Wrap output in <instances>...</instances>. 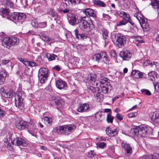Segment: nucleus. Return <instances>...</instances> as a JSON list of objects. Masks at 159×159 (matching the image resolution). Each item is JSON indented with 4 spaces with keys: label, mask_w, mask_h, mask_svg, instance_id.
Segmentation results:
<instances>
[{
    "label": "nucleus",
    "mask_w": 159,
    "mask_h": 159,
    "mask_svg": "<svg viewBox=\"0 0 159 159\" xmlns=\"http://www.w3.org/2000/svg\"><path fill=\"white\" fill-rule=\"evenodd\" d=\"M127 23V21L124 20H122L117 24V26L124 25Z\"/></svg>",
    "instance_id": "49"
},
{
    "label": "nucleus",
    "mask_w": 159,
    "mask_h": 159,
    "mask_svg": "<svg viewBox=\"0 0 159 159\" xmlns=\"http://www.w3.org/2000/svg\"><path fill=\"white\" fill-rule=\"evenodd\" d=\"M148 75L150 80H153L156 77V73L154 71H152L148 73Z\"/></svg>",
    "instance_id": "35"
},
{
    "label": "nucleus",
    "mask_w": 159,
    "mask_h": 159,
    "mask_svg": "<svg viewBox=\"0 0 159 159\" xmlns=\"http://www.w3.org/2000/svg\"><path fill=\"white\" fill-rule=\"evenodd\" d=\"M15 94V93L12 90H10L9 91H5L3 94V96L6 98L11 99Z\"/></svg>",
    "instance_id": "24"
},
{
    "label": "nucleus",
    "mask_w": 159,
    "mask_h": 159,
    "mask_svg": "<svg viewBox=\"0 0 159 159\" xmlns=\"http://www.w3.org/2000/svg\"><path fill=\"white\" fill-rule=\"evenodd\" d=\"M137 115L138 113L137 112H134L129 113L128 114V116L129 118H130L135 117L137 116Z\"/></svg>",
    "instance_id": "46"
},
{
    "label": "nucleus",
    "mask_w": 159,
    "mask_h": 159,
    "mask_svg": "<svg viewBox=\"0 0 159 159\" xmlns=\"http://www.w3.org/2000/svg\"><path fill=\"white\" fill-rule=\"evenodd\" d=\"M135 39L137 41L141 43H143L144 42L143 40L140 36H138L136 37Z\"/></svg>",
    "instance_id": "52"
},
{
    "label": "nucleus",
    "mask_w": 159,
    "mask_h": 159,
    "mask_svg": "<svg viewBox=\"0 0 159 159\" xmlns=\"http://www.w3.org/2000/svg\"><path fill=\"white\" fill-rule=\"evenodd\" d=\"M0 11L1 14L4 16L9 15V11L8 9L2 8L0 9Z\"/></svg>",
    "instance_id": "37"
},
{
    "label": "nucleus",
    "mask_w": 159,
    "mask_h": 159,
    "mask_svg": "<svg viewBox=\"0 0 159 159\" xmlns=\"http://www.w3.org/2000/svg\"><path fill=\"white\" fill-rule=\"evenodd\" d=\"M131 75L133 77L136 79L141 78L143 76L142 73H141L139 70H132L131 73Z\"/></svg>",
    "instance_id": "22"
},
{
    "label": "nucleus",
    "mask_w": 159,
    "mask_h": 159,
    "mask_svg": "<svg viewBox=\"0 0 159 159\" xmlns=\"http://www.w3.org/2000/svg\"><path fill=\"white\" fill-rule=\"evenodd\" d=\"M30 66L31 67H33L36 66V64L34 61H30Z\"/></svg>",
    "instance_id": "59"
},
{
    "label": "nucleus",
    "mask_w": 159,
    "mask_h": 159,
    "mask_svg": "<svg viewBox=\"0 0 159 159\" xmlns=\"http://www.w3.org/2000/svg\"><path fill=\"white\" fill-rule=\"evenodd\" d=\"M149 127L146 125H142L136 128L132 129L130 131V133L133 135L138 136H145L148 134Z\"/></svg>",
    "instance_id": "2"
},
{
    "label": "nucleus",
    "mask_w": 159,
    "mask_h": 159,
    "mask_svg": "<svg viewBox=\"0 0 159 159\" xmlns=\"http://www.w3.org/2000/svg\"><path fill=\"white\" fill-rule=\"evenodd\" d=\"M89 90L94 93V96L100 98L102 97V94L99 93V88L96 86H89L87 87Z\"/></svg>",
    "instance_id": "15"
},
{
    "label": "nucleus",
    "mask_w": 159,
    "mask_h": 159,
    "mask_svg": "<svg viewBox=\"0 0 159 159\" xmlns=\"http://www.w3.org/2000/svg\"><path fill=\"white\" fill-rule=\"evenodd\" d=\"M59 11L60 12H63V13H67L69 12V10L65 8L63 10H62L60 9Z\"/></svg>",
    "instance_id": "57"
},
{
    "label": "nucleus",
    "mask_w": 159,
    "mask_h": 159,
    "mask_svg": "<svg viewBox=\"0 0 159 159\" xmlns=\"http://www.w3.org/2000/svg\"><path fill=\"white\" fill-rule=\"evenodd\" d=\"M76 47L77 49H80L84 47V45L81 44H77Z\"/></svg>",
    "instance_id": "61"
},
{
    "label": "nucleus",
    "mask_w": 159,
    "mask_h": 159,
    "mask_svg": "<svg viewBox=\"0 0 159 159\" xmlns=\"http://www.w3.org/2000/svg\"><path fill=\"white\" fill-rule=\"evenodd\" d=\"M140 159H153L152 154L145 155L141 156Z\"/></svg>",
    "instance_id": "40"
},
{
    "label": "nucleus",
    "mask_w": 159,
    "mask_h": 159,
    "mask_svg": "<svg viewBox=\"0 0 159 159\" xmlns=\"http://www.w3.org/2000/svg\"><path fill=\"white\" fill-rule=\"evenodd\" d=\"M83 13L85 14L86 16H88L90 18V16L95 18L97 17L96 11L90 8H86L83 11Z\"/></svg>",
    "instance_id": "18"
},
{
    "label": "nucleus",
    "mask_w": 159,
    "mask_h": 159,
    "mask_svg": "<svg viewBox=\"0 0 159 159\" xmlns=\"http://www.w3.org/2000/svg\"><path fill=\"white\" fill-rule=\"evenodd\" d=\"M139 23L141 26V25H143L147 23V20L145 19L143 17H142L141 19L139 21Z\"/></svg>",
    "instance_id": "47"
},
{
    "label": "nucleus",
    "mask_w": 159,
    "mask_h": 159,
    "mask_svg": "<svg viewBox=\"0 0 159 159\" xmlns=\"http://www.w3.org/2000/svg\"><path fill=\"white\" fill-rule=\"evenodd\" d=\"M110 55L111 57H113L115 58H116L117 57L115 51L113 50H111L110 51Z\"/></svg>",
    "instance_id": "48"
},
{
    "label": "nucleus",
    "mask_w": 159,
    "mask_h": 159,
    "mask_svg": "<svg viewBox=\"0 0 159 159\" xmlns=\"http://www.w3.org/2000/svg\"><path fill=\"white\" fill-rule=\"evenodd\" d=\"M76 128L74 125H66L56 128V132L62 135H68L73 132Z\"/></svg>",
    "instance_id": "3"
},
{
    "label": "nucleus",
    "mask_w": 159,
    "mask_h": 159,
    "mask_svg": "<svg viewBox=\"0 0 159 159\" xmlns=\"http://www.w3.org/2000/svg\"><path fill=\"white\" fill-rule=\"evenodd\" d=\"M100 80H102V81H101L100 82L101 84V82H107L108 81V79L107 78L104 77V75H100Z\"/></svg>",
    "instance_id": "45"
},
{
    "label": "nucleus",
    "mask_w": 159,
    "mask_h": 159,
    "mask_svg": "<svg viewBox=\"0 0 159 159\" xmlns=\"http://www.w3.org/2000/svg\"><path fill=\"white\" fill-rule=\"evenodd\" d=\"M30 61H26L25 60L23 64L26 66H30Z\"/></svg>",
    "instance_id": "63"
},
{
    "label": "nucleus",
    "mask_w": 159,
    "mask_h": 159,
    "mask_svg": "<svg viewBox=\"0 0 159 159\" xmlns=\"http://www.w3.org/2000/svg\"><path fill=\"white\" fill-rule=\"evenodd\" d=\"M32 127L30 128V129L28 130V131L30 134H31L32 136H35L36 135L37 130L36 129L35 126L34 125H31Z\"/></svg>",
    "instance_id": "33"
},
{
    "label": "nucleus",
    "mask_w": 159,
    "mask_h": 159,
    "mask_svg": "<svg viewBox=\"0 0 159 159\" xmlns=\"http://www.w3.org/2000/svg\"><path fill=\"white\" fill-rule=\"evenodd\" d=\"M150 5H152V7L154 9H159V0H151V3Z\"/></svg>",
    "instance_id": "27"
},
{
    "label": "nucleus",
    "mask_w": 159,
    "mask_h": 159,
    "mask_svg": "<svg viewBox=\"0 0 159 159\" xmlns=\"http://www.w3.org/2000/svg\"><path fill=\"white\" fill-rule=\"evenodd\" d=\"M141 26L144 31H148L149 30V26L148 23L143 25H141Z\"/></svg>",
    "instance_id": "42"
},
{
    "label": "nucleus",
    "mask_w": 159,
    "mask_h": 159,
    "mask_svg": "<svg viewBox=\"0 0 159 159\" xmlns=\"http://www.w3.org/2000/svg\"><path fill=\"white\" fill-rule=\"evenodd\" d=\"M90 82L92 85L96 86V87L98 86V81L96 80V77L95 75H93L90 76Z\"/></svg>",
    "instance_id": "32"
},
{
    "label": "nucleus",
    "mask_w": 159,
    "mask_h": 159,
    "mask_svg": "<svg viewBox=\"0 0 159 159\" xmlns=\"http://www.w3.org/2000/svg\"><path fill=\"white\" fill-rule=\"evenodd\" d=\"M31 24L34 27L38 28V23H37V20L34 18L31 19Z\"/></svg>",
    "instance_id": "38"
},
{
    "label": "nucleus",
    "mask_w": 159,
    "mask_h": 159,
    "mask_svg": "<svg viewBox=\"0 0 159 159\" xmlns=\"http://www.w3.org/2000/svg\"><path fill=\"white\" fill-rule=\"evenodd\" d=\"M115 40L118 43V46L120 47L124 46L126 40V37L119 34H117L114 35Z\"/></svg>",
    "instance_id": "8"
},
{
    "label": "nucleus",
    "mask_w": 159,
    "mask_h": 159,
    "mask_svg": "<svg viewBox=\"0 0 159 159\" xmlns=\"http://www.w3.org/2000/svg\"><path fill=\"white\" fill-rule=\"evenodd\" d=\"M56 87L59 89H65L67 88L66 83L62 80H58L56 82Z\"/></svg>",
    "instance_id": "20"
},
{
    "label": "nucleus",
    "mask_w": 159,
    "mask_h": 159,
    "mask_svg": "<svg viewBox=\"0 0 159 159\" xmlns=\"http://www.w3.org/2000/svg\"><path fill=\"white\" fill-rule=\"evenodd\" d=\"M116 117L120 121L122 120L124 117L120 113H117L116 115Z\"/></svg>",
    "instance_id": "51"
},
{
    "label": "nucleus",
    "mask_w": 159,
    "mask_h": 159,
    "mask_svg": "<svg viewBox=\"0 0 159 159\" xmlns=\"http://www.w3.org/2000/svg\"><path fill=\"white\" fill-rule=\"evenodd\" d=\"M93 4L98 7H105L106 4L102 1L99 0H94L93 1Z\"/></svg>",
    "instance_id": "31"
},
{
    "label": "nucleus",
    "mask_w": 159,
    "mask_h": 159,
    "mask_svg": "<svg viewBox=\"0 0 159 159\" xmlns=\"http://www.w3.org/2000/svg\"><path fill=\"white\" fill-rule=\"evenodd\" d=\"M119 55L120 57L125 60H129L132 57V54L130 52L126 50L120 51Z\"/></svg>",
    "instance_id": "17"
},
{
    "label": "nucleus",
    "mask_w": 159,
    "mask_h": 159,
    "mask_svg": "<svg viewBox=\"0 0 159 159\" xmlns=\"http://www.w3.org/2000/svg\"><path fill=\"white\" fill-rule=\"evenodd\" d=\"M91 108L89 104L84 103L80 104L77 108V111L80 112H87L90 111Z\"/></svg>",
    "instance_id": "9"
},
{
    "label": "nucleus",
    "mask_w": 159,
    "mask_h": 159,
    "mask_svg": "<svg viewBox=\"0 0 159 159\" xmlns=\"http://www.w3.org/2000/svg\"><path fill=\"white\" fill-rule=\"evenodd\" d=\"M41 121L47 126H49L51 125L52 120L51 118L45 117L42 119Z\"/></svg>",
    "instance_id": "29"
},
{
    "label": "nucleus",
    "mask_w": 159,
    "mask_h": 159,
    "mask_svg": "<svg viewBox=\"0 0 159 159\" xmlns=\"http://www.w3.org/2000/svg\"><path fill=\"white\" fill-rule=\"evenodd\" d=\"M19 40L18 38L16 37L5 38L2 41V44L4 47L9 48L11 46H14L17 45L19 43Z\"/></svg>",
    "instance_id": "4"
},
{
    "label": "nucleus",
    "mask_w": 159,
    "mask_h": 159,
    "mask_svg": "<svg viewBox=\"0 0 159 159\" xmlns=\"http://www.w3.org/2000/svg\"><path fill=\"white\" fill-rule=\"evenodd\" d=\"M113 117L109 114H107L106 120L107 122L112 123L113 122Z\"/></svg>",
    "instance_id": "41"
},
{
    "label": "nucleus",
    "mask_w": 159,
    "mask_h": 159,
    "mask_svg": "<svg viewBox=\"0 0 159 159\" xmlns=\"http://www.w3.org/2000/svg\"><path fill=\"white\" fill-rule=\"evenodd\" d=\"M121 146L125 152L126 154L128 155H130L132 152V148L129 144L126 142L123 141L121 143Z\"/></svg>",
    "instance_id": "16"
},
{
    "label": "nucleus",
    "mask_w": 159,
    "mask_h": 159,
    "mask_svg": "<svg viewBox=\"0 0 159 159\" xmlns=\"http://www.w3.org/2000/svg\"><path fill=\"white\" fill-rule=\"evenodd\" d=\"M49 99L52 103H54L55 105L60 107H61L64 105L63 100L59 97H56L53 96H51L50 98H49Z\"/></svg>",
    "instance_id": "11"
},
{
    "label": "nucleus",
    "mask_w": 159,
    "mask_h": 159,
    "mask_svg": "<svg viewBox=\"0 0 159 159\" xmlns=\"http://www.w3.org/2000/svg\"><path fill=\"white\" fill-rule=\"evenodd\" d=\"M11 143L12 144H15V145L19 146L26 147L27 145V143L24 139L21 137H17L13 141L11 140Z\"/></svg>",
    "instance_id": "13"
},
{
    "label": "nucleus",
    "mask_w": 159,
    "mask_h": 159,
    "mask_svg": "<svg viewBox=\"0 0 159 159\" xmlns=\"http://www.w3.org/2000/svg\"><path fill=\"white\" fill-rule=\"evenodd\" d=\"M126 13V12L123 11H120L119 12V13L118 14L120 17L123 18L124 16V15H125Z\"/></svg>",
    "instance_id": "62"
},
{
    "label": "nucleus",
    "mask_w": 159,
    "mask_h": 159,
    "mask_svg": "<svg viewBox=\"0 0 159 159\" xmlns=\"http://www.w3.org/2000/svg\"><path fill=\"white\" fill-rule=\"evenodd\" d=\"M153 157V159H158L159 158V154L156 153L152 154Z\"/></svg>",
    "instance_id": "56"
},
{
    "label": "nucleus",
    "mask_w": 159,
    "mask_h": 159,
    "mask_svg": "<svg viewBox=\"0 0 159 159\" xmlns=\"http://www.w3.org/2000/svg\"><path fill=\"white\" fill-rule=\"evenodd\" d=\"M10 62V60H5L3 59L2 60L1 62L2 64V65H6L7 63H9Z\"/></svg>",
    "instance_id": "53"
},
{
    "label": "nucleus",
    "mask_w": 159,
    "mask_h": 159,
    "mask_svg": "<svg viewBox=\"0 0 159 159\" xmlns=\"http://www.w3.org/2000/svg\"><path fill=\"white\" fill-rule=\"evenodd\" d=\"M103 58H105L107 62V61L108 63H109V62L107 61V55H106V53L105 52L100 53L94 55L92 57V59L93 61H97L98 62Z\"/></svg>",
    "instance_id": "12"
},
{
    "label": "nucleus",
    "mask_w": 159,
    "mask_h": 159,
    "mask_svg": "<svg viewBox=\"0 0 159 159\" xmlns=\"http://www.w3.org/2000/svg\"><path fill=\"white\" fill-rule=\"evenodd\" d=\"M106 132L107 135L109 136H116L118 133V131L117 129L112 130L109 127L107 128Z\"/></svg>",
    "instance_id": "21"
},
{
    "label": "nucleus",
    "mask_w": 159,
    "mask_h": 159,
    "mask_svg": "<svg viewBox=\"0 0 159 159\" xmlns=\"http://www.w3.org/2000/svg\"><path fill=\"white\" fill-rule=\"evenodd\" d=\"M42 39L44 41L47 42L49 41V38L45 35H43L42 36Z\"/></svg>",
    "instance_id": "54"
},
{
    "label": "nucleus",
    "mask_w": 159,
    "mask_h": 159,
    "mask_svg": "<svg viewBox=\"0 0 159 159\" xmlns=\"http://www.w3.org/2000/svg\"><path fill=\"white\" fill-rule=\"evenodd\" d=\"M28 125V122L23 120L17 121L16 123V128L19 130H23L27 128Z\"/></svg>",
    "instance_id": "14"
},
{
    "label": "nucleus",
    "mask_w": 159,
    "mask_h": 159,
    "mask_svg": "<svg viewBox=\"0 0 159 159\" xmlns=\"http://www.w3.org/2000/svg\"><path fill=\"white\" fill-rule=\"evenodd\" d=\"M98 146L101 148H103L106 146V143L104 142L100 143L98 144Z\"/></svg>",
    "instance_id": "50"
},
{
    "label": "nucleus",
    "mask_w": 159,
    "mask_h": 159,
    "mask_svg": "<svg viewBox=\"0 0 159 159\" xmlns=\"http://www.w3.org/2000/svg\"><path fill=\"white\" fill-rule=\"evenodd\" d=\"M90 18L88 16H84L80 17L79 20V28L83 31L92 30L94 28V26L92 24H90Z\"/></svg>",
    "instance_id": "1"
},
{
    "label": "nucleus",
    "mask_w": 159,
    "mask_h": 159,
    "mask_svg": "<svg viewBox=\"0 0 159 159\" xmlns=\"http://www.w3.org/2000/svg\"><path fill=\"white\" fill-rule=\"evenodd\" d=\"M149 116L151 118L152 121H155L156 120L159 119V112L157 111L155 113H152L149 114Z\"/></svg>",
    "instance_id": "30"
},
{
    "label": "nucleus",
    "mask_w": 159,
    "mask_h": 159,
    "mask_svg": "<svg viewBox=\"0 0 159 159\" xmlns=\"http://www.w3.org/2000/svg\"><path fill=\"white\" fill-rule=\"evenodd\" d=\"M67 15L68 17L70 18L69 20V22L70 24L75 25L79 23L80 19H78L77 15L72 13H68Z\"/></svg>",
    "instance_id": "10"
},
{
    "label": "nucleus",
    "mask_w": 159,
    "mask_h": 159,
    "mask_svg": "<svg viewBox=\"0 0 159 159\" xmlns=\"http://www.w3.org/2000/svg\"><path fill=\"white\" fill-rule=\"evenodd\" d=\"M49 14L52 17L57 18L58 17V15L57 13L54 11L52 9H50L49 12Z\"/></svg>",
    "instance_id": "39"
},
{
    "label": "nucleus",
    "mask_w": 159,
    "mask_h": 159,
    "mask_svg": "<svg viewBox=\"0 0 159 159\" xmlns=\"http://www.w3.org/2000/svg\"><path fill=\"white\" fill-rule=\"evenodd\" d=\"M46 56L49 61H51L55 59L57 56L54 54H51L49 53H47L46 55Z\"/></svg>",
    "instance_id": "34"
},
{
    "label": "nucleus",
    "mask_w": 159,
    "mask_h": 159,
    "mask_svg": "<svg viewBox=\"0 0 159 159\" xmlns=\"http://www.w3.org/2000/svg\"><path fill=\"white\" fill-rule=\"evenodd\" d=\"M47 26V23L46 21L38 23V28H43Z\"/></svg>",
    "instance_id": "43"
},
{
    "label": "nucleus",
    "mask_w": 159,
    "mask_h": 159,
    "mask_svg": "<svg viewBox=\"0 0 159 159\" xmlns=\"http://www.w3.org/2000/svg\"><path fill=\"white\" fill-rule=\"evenodd\" d=\"M53 70H56L59 71L60 70V68L59 66H56L54 67H52Z\"/></svg>",
    "instance_id": "58"
},
{
    "label": "nucleus",
    "mask_w": 159,
    "mask_h": 159,
    "mask_svg": "<svg viewBox=\"0 0 159 159\" xmlns=\"http://www.w3.org/2000/svg\"><path fill=\"white\" fill-rule=\"evenodd\" d=\"M141 92L142 93L148 96L150 95L151 94L149 90L146 89H142Z\"/></svg>",
    "instance_id": "44"
},
{
    "label": "nucleus",
    "mask_w": 159,
    "mask_h": 159,
    "mask_svg": "<svg viewBox=\"0 0 159 159\" xmlns=\"http://www.w3.org/2000/svg\"><path fill=\"white\" fill-rule=\"evenodd\" d=\"M101 84L100 86L102 92L104 94L107 93L109 87L111 88V86L108 83L101 82Z\"/></svg>",
    "instance_id": "19"
},
{
    "label": "nucleus",
    "mask_w": 159,
    "mask_h": 159,
    "mask_svg": "<svg viewBox=\"0 0 159 159\" xmlns=\"http://www.w3.org/2000/svg\"><path fill=\"white\" fill-rule=\"evenodd\" d=\"M7 76V73L5 70L0 72V85H2L4 82Z\"/></svg>",
    "instance_id": "23"
},
{
    "label": "nucleus",
    "mask_w": 159,
    "mask_h": 159,
    "mask_svg": "<svg viewBox=\"0 0 159 159\" xmlns=\"http://www.w3.org/2000/svg\"><path fill=\"white\" fill-rule=\"evenodd\" d=\"M150 65L151 66L155 65L156 67L159 65V64L157 62L154 61L153 63H150Z\"/></svg>",
    "instance_id": "64"
},
{
    "label": "nucleus",
    "mask_w": 159,
    "mask_h": 159,
    "mask_svg": "<svg viewBox=\"0 0 159 159\" xmlns=\"http://www.w3.org/2000/svg\"><path fill=\"white\" fill-rule=\"evenodd\" d=\"M25 96L23 92L17 91L15 96V104L17 107L20 110L24 109V104L23 102V97Z\"/></svg>",
    "instance_id": "5"
},
{
    "label": "nucleus",
    "mask_w": 159,
    "mask_h": 159,
    "mask_svg": "<svg viewBox=\"0 0 159 159\" xmlns=\"http://www.w3.org/2000/svg\"><path fill=\"white\" fill-rule=\"evenodd\" d=\"M101 31L103 38L105 39L104 41L106 44H107L108 42V40L107 39V37H108V32L104 28L102 29Z\"/></svg>",
    "instance_id": "26"
},
{
    "label": "nucleus",
    "mask_w": 159,
    "mask_h": 159,
    "mask_svg": "<svg viewBox=\"0 0 159 159\" xmlns=\"http://www.w3.org/2000/svg\"><path fill=\"white\" fill-rule=\"evenodd\" d=\"M28 0H20V1L22 5L24 6H25L28 4Z\"/></svg>",
    "instance_id": "55"
},
{
    "label": "nucleus",
    "mask_w": 159,
    "mask_h": 159,
    "mask_svg": "<svg viewBox=\"0 0 159 159\" xmlns=\"http://www.w3.org/2000/svg\"><path fill=\"white\" fill-rule=\"evenodd\" d=\"M66 5H75L80 3L81 0H64Z\"/></svg>",
    "instance_id": "28"
},
{
    "label": "nucleus",
    "mask_w": 159,
    "mask_h": 159,
    "mask_svg": "<svg viewBox=\"0 0 159 159\" xmlns=\"http://www.w3.org/2000/svg\"><path fill=\"white\" fill-rule=\"evenodd\" d=\"M94 155V154L93 151H90L88 152V156L89 157H93Z\"/></svg>",
    "instance_id": "60"
},
{
    "label": "nucleus",
    "mask_w": 159,
    "mask_h": 159,
    "mask_svg": "<svg viewBox=\"0 0 159 159\" xmlns=\"http://www.w3.org/2000/svg\"><path fill=\"white\" fill-rule=\"evenodd\" d=\"M48 70L46 68H41L39 70L38 77L41 83H44L48 77Z\"/></svg>",
    "instance_id": "7"
},
{
    "label": "nucleus",
    "mask_w": 159,
    "mask_h": 159,
    "mask_svg": "<svg viewBox=\"0 0 159 159\" xmlns=\"http://www.w3.org/2000/svg\"><path fill=\"white\" fill-rule=\"evenodd\" d=\"M26 17L25 14L17 12H14L11 18L15 20V22L18 25L22 24Z\"/></svg>",
    "instance_id": "6"
},
{
    "label": "nucleus",
    "mask_w": 159,
    "mask_h": 159,
    "mask_svg": "<svg viewBox=\"0 0 159 159\" xmlns=\"http://www.w3.org/2000/svg\"><path fill=\"white\" fill-rule=\"evenodd\" d=\"M123 18V20H125L127 21V22H129L132 25H134V24L131 21L130 19V16L129 14H127L126 13L124 15V16Z\"/></svg>",
    "instance_id": "36"
},
{
    "label": "nucleus",
    "mask_w": 159,
    "mask_h": 159,
    "mask_svg": "<svg viewBox=\"0 0 159 159\" xmlns=\"http://www.w3.org/2000/svg\"><path fill=\"white\" fill-rule=\"evenodd\" d=\"M74 34L76 36V37L77 39H86L87 37V36L84 34H80L79 33L77 29H76L75 30Z\"/></svg>",
    "instance_id": "25"
}]
</instances>
